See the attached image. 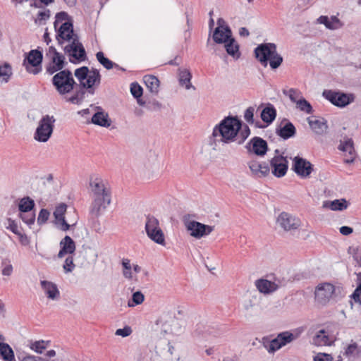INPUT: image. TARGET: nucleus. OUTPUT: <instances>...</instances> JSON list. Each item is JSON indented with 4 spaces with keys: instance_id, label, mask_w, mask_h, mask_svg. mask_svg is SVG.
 Returning a JSON list of instances; mask_svg holds the SVG:
<instances>
[{
    "instance_id": "44",
    "label": "nucleus",
    "mask_w": 361,
    "mask_h": 361,
    "mask_svg": "<svg viewBox=\"0 0 361 361\" xmlns=\"http://www.w3.org/2000/svg\"><path fill=\"white\" fill-rule=\"evenodd\" d=\"M145 296L141 291H136L133 293L132 298L128 301V307H134L143 302Z\"/></svg>"
},
{
    "instance_id": "45",
    "label": "nucleus",
    "mask_w": 361,
    "mask_h": 361,
    "mask_svg": "<svg viewBox=\"0 0 361 361\" xmlns=\"http://www.w3.org/2000/svg\"><path fill=\"white\" fill-rule=\"evenodd\" d=\"M50 61L62 68L67 65L65 56L61 53H56L54 56H52Z\"/></svg>"
},
{
    "instance_id": "7",
    "label": "nucleus",
    "mask_w": 361,
    "mask_h": 361,
    "mask_svg": "<svg viewBox=\"0 0 361 361\" xmlns=\"http://www.w3.org/2000/svg\"><path fill=\"white\" fill-rule=\"evenodd\" d=\"M55 121L53 116H44L38 123L34 134L35 140L40 142H47L53 133Z\"/></svg>"
},
{
    "instance_id": "13",
    "label": "nucleus",
    "mask_w": 361,
    "mask_h": 361,
    "mask_svg": "<svg viewBox=\"0 0 361 361\" xmlns=\"http://www.w3.org/2000/svg\"><path fill=\"white\" fill-rule=\"evenodd\" d=\"M292 169L302 178L308 177L313 171V165L307 159L298 156L293 160Z\"/></svg>"
},
{
    "instance_id": "62",
    "label": "nucleus",
    "mask_w": 361,
    "mask_h": 361,
    "mask_svg": "<svg viewBox=\"0 0 361 361\" xmlns=\"http://www.w3.org/2000/svg\"><path fill=\"white\" fill-rule=\"evenodd\" d=\"M339 231L343 235H349L353 232V228L350 226H343L339 228Z\"/></svg>"
},
{
    "instance_id": "55",
    "label": "nucleus",
    "mask_w": 361,
    "mask_h": 361,
    "mask_svg": "<svg viewBox=\"0 0 361 361\" xmlns=\"http://www.w3.org/2000/svg\"><path fill=\"white\" fill-rule=\"evenodd\" d=\"M283 94H288L290 101L296 104L298 101V97L300 93L297 90L291 88L288 92L283 90Z\"/></svg>"
},
{
    "instance_id": "34",
    "label": "nucleus",
    "mask_w": 361,
    "mask_h": 361,
    "mask_svg": "<svg viewBox=\"0 0 361 361\" xmlns=\"http://www.w3.org/2000/svg\"><path fill=\"white\" fill-rule=\"evenodd\" d=\"M143 80L152 93L157 94L159 92V80L156 76L147 75L144 76Z\"/></svg>"
},
{
    "instance_id": "22",
    "label": "nucleus",
    "mask_w": 361,
    "mask_h": 361,
    "mask_svg": "<svg viewBox=\"0 0 361 361\" xmlns=\"http://www.w3.org/2000/svg\"><path fill=\"white\" fill-rule=\"evenodd\" d=\"M67 209V205L65 203H61L57 206L54 212V216L56 221L61 224V230L66 231L69 230L71 226L67 223L65 219L64 214Z\"/></svg>"
},
{
    "instance_id": "30",
    "label": "nucleus",
    "mask_w": 361,
    "mask_h": 361,
    "mask_svg": "<svg viewBox=\"0 0 361 361\" xmlns=\"http://www.w3.org/2000/svg\"><path fill=\"white\" fill-rule=\"evenodd\" d=\"M178 71V80L180 85H185L186 90H190V88L195 89L190 82L192 78V74L190 71L188 69H179Z\"/></svg>"
},
{
    "instance_id": "6",
    "label": "nucleus",
    "mask_w": 361,
    "mask_h": 361,
    "mask_svg": "<svg viewBox=\"0 0 361 361\" xmlns=\"http://www.w3.org/2000/svg\"><path fill=\"white\" fill-rule=\"evenodd\" d=\"M195 215L185 214L183 216V223L190 235L196 238L200 239L201 238L209 235L214 229V226H209L200 223L199 221L192 220V217Z\"/></svg>"
},
{
    "instance_id": "54",
    "label": "nucleus",
    "mask_w": 361,
    "mask_h": 361,
    "mask_svg": "<svg viewBox=\"0 0 361 361\" xmlns=\"http://www.w3.org/2000/svg\"><path fill=\"white\" fill-rule=\"evenodd\" d=\"M46 72L49 75H53L55 73H58L61 71H63L64 69L62 68H60L59 66H56V64L53 63L52 62H49L46 66Z\"/></svg>"
},
{
    "instance_id": "27",
    "label": "nucleus",
    "mask_w": 361,
    "mask_h": 361,
    "mask_svg": "<svg viewBox=\"0 0 361 361\" xmlns=\"http://www.w3.org/2000/svg\"><path fill=\"white\" fill-rule=\"evenodd\" d=\"M41 286L47 297L51 300H56L59 298V290L56 284L47 281H42Z\"/></svg>"
},
{
    "instance_id": "10",
    "label": "nucleus",
    "mask_w": 361,
    "mask_h": 361,
    "mask_svg": "<svg viewBox=\"0 0 361 361\" xmlns=\"http://www.w3.org/2000/svg\"><path fill=\"white\" fill-rule=\"evenodd\" d=\"M322 95L332 104L338 107H345L354 101V95L353 94H347L331 90H324Z\"/></svg>"
},
{
    "instance_id": "51",
    "label": "nucleus",
    "mask_w": 361,
    "mask_h": 361,
    "mask_svg": "<svg viewBox=\"0 0 361 361\" xmlns=\"http://www.w3.org/2000/svg\"><path fill=\"white\" fill-rule=\"evenodd\" d=\"M75 267V265L73 263V257L68 256L66 259L63 266L64 271L66 273L71 272L74 269Z\"/></svg>"
},
{
    "instance_id": "38",
    "label": "nucleus",
    "mask_w": 361,
    "mask_h": 361,
    "mask_svg": "<svg viewBox=\"0 0 361 361\" xmlns=\"http://www.w3.org/2000/svg\"><path fill=\"white\" fill-rule=\"evenodd\" d=\"M254 112L255 108L253 106L248 107L244 114L245 120L250 124H255V126L258 128H264V126L258 121L255 122L254 121Z\"/></svg>"
},
{
    "instance_id": "5",
    "label": "nucleus",
    "mask_w": 361,
    "mask_h": 361,
    "mask_svg": "<svg viewBox=\"0 0 361 361\" xmlns=\"http://www.w3.org/2000/svg\"><path fill=\"white\" fill-rule=\"evenodd\" d=\"M53 86L60 95H66L73 91L77 82L69 69L56 73L51 79Z\"/></svg>"
},
{
    "instance_id": "3",
    "label": "nucleus",
    "mask_w": 361,
    "mask_h": 361,
    "mask_svg": "<svg viewBox=\"0 0 361 361\" xmlns=\"http://www.w3.org/2000/svg\"><path fill=\"white\" fill-rule=\"evenodd\" d=\"M90 186L92 193V202L90 212L96 217L101 215L111 204V193L100 178L90 179Z\"/></svg>"
},
{
    "instance_id": "49",
    "label": "nucleus",
    "mask_w": 361,
    "mask_h": 361,
    "mask_svg": "<svg viewBox=\"0 0 361 361\" xmlns=\"http://www.w3.org/2000/svg\"><path fill=\"white\" fill-rule=\"evenodd\" d=\"M130 92L135 98L138 99L142 97L143 90L138 83L133 82L130 85Z\"/></svg>"
},
{
    "instance_id": "4",
    "label": "nucleus",
    "mask_w": 361,
    "mask_h": 361,
    "mask_svg": "<svg viewBox=\"0 0 361 361\" xmlns=\"http://www.w3.org/2000/svg\"><path fill=\"white\" fill-rule=\"evenodd\" d=\"M276 48L274 43H262L255 49V56L263 66L267 67L269 63L271 68L275 70L283 61L282 56L277 52Z\"/></svg>"
},
{
    "instance_id": "26",
    "label": "nucleus",
    "mask_w": 361,
    "mask_h": 361,
    "mask_svg": "<svg viewBox=\"0 0 361 361\" xmlns=\"http://www.w3.org/2000/svg\"><path fill=\"white\" fill-rule=\"evenodd\" d=\"M307 121L312 130L317 135H323L328 128L327 122L323 118L315 120L308 118Z\"/></svg>"
},
{
    "instance_id": "21",
    "label": "nucleus",
    "mask_w": 361,
    "mask_h": 361,
    "mask_svg": "<svg viewBox=\"0 0 361 361\" xmlns=\"http://www.w3.org/2000/svg\"><path fill=\"white\" fill-rule=\"evenodd\" d=\"M72 92L73 94L71 97H66V102L79 105L84 101L87 90L82 87V84L77 83V85H75V89Z\"/></svg>"
},
{
    "instance_id": "8",
    "label": "nucleus",
    "mask_w": 361,
    "mask_h": 361,
    "mask_svg": "<svg viewBox=\"0 0 361 361\" xmlns=\"http://www.w3.org/2000/svg\"><path fill=\"white\" fill-rule=\"evenodd\" d=\"M42 60L43 54L42 51L39 50V47H38L25 54L23 65L25 66L27 71L36 75L42 71Z\"/></svg>"
},
{
    "instance_id": "35",
    "label": "nucleus",
    "mask_w": 361,
    "mask_h": 361,
    "mask_svg": "<svg viewBox=\"0 0 361 361\" xmlns=\"http://www.w3.org/2000/svg\"><path fill=\"white\" fill-rule=\"evenodd\" d=\"M313 344L318 346H323L330 345L329 337L326 335V331L324 329L319 331V332L312 338Z\"/></svg>"
},
{
    "instance_id": "14",
    "label": "nucleus",
    "mask_w": 361,
    "mask_h": 361,
    "mask_svg": "<svg viewBox=\"0 0 361 361\" xmlns=\"http://www.w3.org/2000/svg\"><path fill=\"white\" fill-rule=\"evenodd\" d=\"M277 224L286 231L296 230L300 226V221L287 212H281L277 218Z\"/></svg>"
},
{
    "instance_id": "40",
    "label": "nucleus",
    "mask_w": 361,
    "mask_h": 361,
    "mask_svg": "<svg viewBox=\"0 0 361 361\" xmlns=\"http://www.w3.org/2000/svg\"><path fill=\"white\" fill-rule=\"evenodd\" d=\"M296 108L306 114H312L313 111L311 104L302 97L298 99L296 104Z\"/></svg>"
},
{
    "instance_id": "61",
    "label": "nucleus",
    "mask_w": 361,
    "mask_h": 361,
    "mask_svg": "<svg viewBox=\"0 0 361 361\" xmlns=\"http://www.w3.org/2000/svg\"><path fill=\"white\" fill-rule=\"evenodd\" d=\"M49 16H50V11H49V10H46V11H39L38 13L37 20L41 23L42 21L47 20L49 18Z\"/></svg>"
},
{
    "instance_id": "28",
    "label": "nucleus",
    "mask_w": 361,
    "mask_h": 361,
    "mask_svg": "<svg viewBox=\"0 0 361 361\" xmlns=\"http://www.w3.org/2000/svg\"><path fill=\"white\" fill-rule=\"evenodd\" d=\"M348 202L345 199L326 200L323 202V208L330 209L332 211H343L347 209Z\"/></svg>"
},
{
    "instance_id": "52",
    "label": "nucleus",
    "mask_w": 361,
    "mask_h": 361,
    "mask_svg": "<svg viewBox=\"0 0 361 361\" xmlns=\"http://www.w3.org/2000/svg\"><path fill=\"white\" fill-rule=\"evenodd\" d=\"M30 348L37 353H42L43 350L46 349L45 341L43 340L35 341L32 343Z\"/></svg>"
},
{
    "instance_id": "15",
    "label": "nucleus",
    "mask_w": 361,
    "mask_h": 361,
    "mask_svg": "<svg viewBox=\"0 0 361 361\" xmlns=\"http://www.w3.org/2000/svg\"><path fill=\"white\" fill-rule=\"evenodd\" d=\"M335 291V286L329 283L317 286L315 290V298L322 304H326Z\"/></svg>"
},
{
    "instance_id": "36",
    "label": "nucleus",
    "mask_w": 361,
    "mask_h": 361,
    "mask_svg": "<svg viewBox=\"0 0 361 361\" xmlns=\"http://www.w3.org/2000/svg\"><path fill=\"white\" fill-rule=\"evenodd\" d=\"M277 337L279 340L280 341V343H281L282 346H285L287 344L291 343L294 340L297 339L299 337V334H293L290 331H283L277 335Z\"/></svg>"
},
{
    "instance_id": "32",
    "label": "nucleus",
    "mask_w": 361,
    "mask_h": 361,
    "mask_svg": "<svg viewBox=\"0 0 361 361\" xmlns=\"http://www.w3.org/2000/svg\"><path fill=\"white\" fill-rule=\"evenodd\" d=\"M35 206V201L29 196L19 200L18 210L21 213H27L33 210Z\"/></svg>"
},
{
    "instance_id": "56",
    "label": "nucleus",
    "mask_w": 361,
    "mask_h": 361,
    "mask_svg": "<svg viewBox=\"0 0 361 361\" xmlns=\"http://www.w3.org/2000/svg\"><path fill=\"white\" fill-rule=\"evenodd\" d=\"M7 221L8 222V226L6 228L10 229L13 233L20 235L21 232L16 221L11 218H8Z\"/></svg>"
},
{
    "instance_id": "63",
    "label": "nucleus",
    "mask_w": 361,
    "mask_h": 361,
    "mask_svg": "<svg viewBox=\"0 0 361 361\" xmlns=\"http://www.w3.org/2000/svg\"><path fill=\"white\" fill-rule=\"evenodd\" d=\"M330 21L336 25V29L341 28L343 25L341 20L335 16H331Z\"/></svg>"
},
{
    "instance_id": "31",
    "label": "nucleus",
    "mask_w": 361,
    "mask_h": 361,
    "mask_svg": "<svg viewBox=\"0 0 361 361\" xmlns=\"http://www.w3.org/2000/svg\"><path fill=\"white\" fill-rule=\"evenodd\" d=\"M224 44L228 54L233 57L239 58L240 55L239 52V45L233 36L229 40L228 39L227 42H224Z\"/></svg>"
},
{
    "instance_id": "43",
    "label": "nucleus",
    "mask_w": 361,
    "mask_h": 361,
    "mask_svg": "<svg viewBox=\"0 0 361 361\" xmlns=\"http://www.w3.org/2000/svg\"><path fill=\"white\" fill-rule=\"evenodd\" d=\"M12 75V68L9 63H5L3 66H0V78L2 81L7 82Z\"/></svg>"
},
{
    "instance_id": "17",
    "label": "nucleus",
    "mask_w": 361,
    "mask_h": 361,
    "mask_svg": "<svg viewBox=\"0 0 361 361\" xmlns=\"http://www.w3.org/2000/svg\"><path fill=\"white\" fill-rule=\"evenodd\" d=\"M276 133L283 140L293 137L296 134V128L288 119L284 118L276 128Z\"/></svg>"
},
{
    "instance_id": "20",
    "label": "nucleus",
    "mask_w": 361,
    "mask_h": 361,
    "mask_svg": "<svg viewBox=\"0 0 361 361\" xmlns=\"http://www.w3.org/2000/svg\"><path fill=\"white\" fill-rule=\"evenodd\" d=\"M338 149L348 154V158L344 159V162L351 164L354 161L356 156V152L354 148L353 141L350 138H347L344 141H341L338 147Z\"/></svg>"
},
{
    "instance_id": "59",
    "label": "nucleus",
    "mask_w": 361,
    "mask_h": 361,
    "mask_svg": "<svg viewBox=\"0 0 361 361\" xmlns=\"http://www.w3.org/2000/svg\"><path fill=\"white\" fill-rule=\"evenodd\" d=\"M358 345L356 343H353L348 345L345 349L344 355L347 357L351 356L357 350Z\"/></svg>"
},
{
    "instance_id": "60",
    "label": "nucleus",
    "mask_w": 361,
    "mask_h": 361,
    "mask_svg": "<svg viewBox=\"0 0 361 361\" xmlns=\"http://www.w3.org/2000/svg\"><path fill=\"white\" fill-rule=\"evenodd\" d=\"M146 108L149 110H158L161 108V104L157 100L149 101L147 103Z\"/></svg>"
},
{
    "instance_id": "58",
    "label": "nucleus",
    "mask_w": 361,
    "mask_h": 361,
    "mask_svg": "<svg viewBox=\"0 0 361 361\" xmlns=\"http://www.w3.org/2000/svg\"><path fill=\"white\" fill-rule=\"evenodd\" d=\"M68 18V15L65 11H61L56 13V20L54 23V27L56 29L57 25L59 22H61L63 20H67Z\"/></svg>"
},
{
    "instance_id": "50",
    "label": "nucleus",
    "mask_w": 361,
    "mask_h": 361,
    "mask_svg": "<svg viewBox=\"0 0 361 361\" xmlns=\"http://www.w3.org/2000/svg\"><path fill=\"white\" fill-rule=\"evenodd\" d=\"M50 212L47 209H42L37 217V224L39 225L44 224L49 219Z\"/></svg>"
},
{
    "instance_id": "29",
    "label": "nucleus",
    "mask_w": 361,
    "mask_h": 361,
    "mask_svg": "<svg viewBox=\"0 0 361 361\" xmlns=\"http://www.w3.org/2000/svg\"><path fill=\"white\" fill-rule=\"evenodd\" d=\"M276 116V110L271 104H268L261 112V118L267 125L271 124L275 120Z\"/></svg>"
},
{
    "instance_id": "57",
    "label": "nucleus",
    "mask_w": 361,
    "mask_h": 361,
    "mask_svg": "<svg viewBox=\"0 0 361 361\" xmlns=\"http://www.w3.org/2000/svg\"><path fill=\"white\" fill-rule=\"evenodd\" d=\"M132 331H132V329H131L130 326H126L123 329H118L116 331L115 334L116 336H122V337H127V336H130L132 334Z\"/></svg>"
},
{
    "instance_id": "46",
    "label": "nucleus",
    "mask_w": 361,
    "mask_h": 361,
    "mask_svg": "<svg viewBox=\"0 0 361 361\" xmlns=\"http://www.w3.org/2000/svg\"><path fill=\"white\" fill-rule=\"evenodd\" d=\"M357 280L360 281V282L357 283L355 290L351 295V298L355 302L361 305V273L357 274Z\"/></svg>"
},
{
    "instance_id": "37",
    "label": "nucleus",
    "mask_w": 361,
    "mask_h": 361,
    "mask_svg": "<svg viewBox=\"0 0 361 361\" xmlns=\"http://www.w3.org/2000/svg\"><path fill=\"white\" fill-rule=\"evenodd\" d=\"M224 332V329L216 326H207L203 331V336L204 338H207L208 336L217 338L222 335Z\"/></svg>"
},
{
    "instance_id": "23",
    "label": "nucleus",
    "mask_w": 361,
    "mask_h": 361,
    "mask_svg": "<svg viewBox=\"0 0 361 361\" xmlns=\"http://www.w3.org/2000/svg\"><path fill=\"white\" fill-rule=\"evenodd\" d=\"M61 249L58 253V257L62 258L66 254H73L75 250L74 240L68 235H66L60 242Z\"/></svg>"
},
{
    "instance_id": "9",
    "label": "nucleus",
    "mask_w": 361,
    "mask_h": 361,
    "mask_svg": "<svg viewBox=\"0 0 361 361\" xmlns=\"http://www.w3.org/2000/svg\"><path fill=\"white\" fill-rule=\"evenodd\" d=\"M145 231L147 236L154 243L159 245L165 244V238L157 218L148 215L146 218Z\"/></svg>"
},
{
    "instance_id": "16",
    "label": "nucleus",
    "mask_w": 361,
    "mask_h": 361,
    "mask_svg": "<svg viewBox=\"0 0 361 361\" xmlns=\"http://www.w3.org/2000/svg\"><path fill=\"white\" fill-rule=\"evenodd\" d=\"M101 80L102 75L99 70L92 68L90 69V74L86 78L85 82L82 83V86L87 90V93L94 94L96 87H97L101 83Z\"/></svg>"
},
{
    "instance_id": "18",
    "label": "nucleus",
    "mask_w": 361,
    "mask_h": 361,
    "mask_svg": "<svg viewBox=\"0 0 361 361\" xmlns=\"http://www.w3.org/2000/svg\"><path fill=\"white\" fill-rule=\"evenodd\" d=\"M247 164L252 176L255 177L263 178L269 174V166L266 162L260 163L257 160H251L247 163Z\"/></svg>"
},
{
    "instance_id": "24",
    "label": "nucleus",
    "mask_w": 361,
    "mask_h": 361,
    "mask_svg": "<svg viewBox=\"0 0 361 361\" xmlns=\"http://www.w3.org/2000/svg\"><path fill=\"white\" fill-rule=\"evenodd\" d=\"M232 37V31L229 26L226 25L224 30L216 27L212 35L213 40L216 44H223Z\"/></svg>"
},
{
    "instance_id": "47",
    "label": "nucleus",
    "mask_w": 361,
    "mask_h": 361,
    "mask_svg": "<svg viewBox=\"0 0 361 361\" xmlns=\"http://www.w3.org/2000/svg\"><path fill=\"white\" fill-rule=\"evenodd\" d=\"M19 217L28 226L34 224L35 221V214L34 212L21 213L19 214Z\"/></svg>"
},
{
    "instance_id": "42",
    "label": "nucleus",
    "mask_w": 361,
    "mask_h": 361,
    "mask_svg": "<svg viewBox=\"0 0 361 361\" xmlns=\"http://www.w3.org/2000/svg\"><path fill=\"white\" fill-rule=\"evenodd\" d=\"M97 61L107 70L111 69L114 66H117L113 61L104 56L102 51H99L96 54Z\"/></svg>"
},
{
    "instance_id": "19",
    "label": "nucleus",
    "mask_w": 361,
    "mask_h": 361,
    "mask_svg": "<svg viewBox=\"0 0 361 361\" xmlns=\"http://www.w3.org/2000/svg\"><path fill=\"white\" fill-rule=\"evenodd\" d=\"M97 111L92 116L91 122L97 126L108 128L111 124L109 114L103 111L101 106H95Z\"/></svg>"
},
{
    "instance_id": "12",
    "label": "nucleus",
    "mask_w": 361,
    "mask_h": 361,
    "mask_svg": "<svg viewBox=\"0 0 361 361\" xmlns=\"http://www.w3.org/2000/svg\"><path fill=\"white\" fill-rule=\"evenodd\" d=\"M271 173L277 178L284 176L288 169V161L286 157L283 155H274L270 160Z\"/></svg>"
},
{
    "instance_id": "11",
    "label": "nucleus",
    "mask_w": 361,
    "mask_h": 361,
    "mask_svg": "<svg viewBox=\"0 0 361 361\" xmlns=\"http://www.w3.org/2000/svg\"><path fill=\"white\" fill-rule=\"evenodd\" d=\"M245 148L249 153H253L258 157H264L269 150L267 141L257 136L247 143Z\"/></svg>"
},
{
    "instance_id": "33",
    "label": "nucleus",
    "mask_w": 361,
    "mask_h": 361,
    "mask_svg": "<svg viewBox=\"0 0 361 361\" xmlns=\"http://www.w3.org/2000/svg\"><path fill=\"white\" fill-rule=\"evenodd\" d=\"M0 357L4 361H15L14 352L6 343H0Z\"/></svg>"
},
{
    "instance_id": "48",
    "label": "nucleus",
    "mask_w": 361,
    "mask_h": 361,
    "mask_svg": "<svg viewBox=\"0 0 361 361\" xmlns=\"http://www.w3.org/2000/svg\"><path fill=\"white\" fill-rule=\"evenodd\" d=\"M250 134V130L248 126L246 124H244V125L243 124V127L238 133L239 137L237 139L238 143L239 145L243 143L244 141L248 137Z\"/></svg>"
},
{
    "instance_id": "25",
    "label": "nucleus",
    "mask_w": 361,
    "mask_h": 361,
    "mask_svg": "<svg viewBox=\"0 0 361 361\" xmlns=\"http://www.w3.org/2000/svg\"><path fill=\"white\" fill-rule=\"evenodd\" d=\"M257 288L260 293L269 294L276 290L281 285L276 283L275 281L271 282L267 279H258L255 282Z\"/></svg>"
},
{
    "instance_id": "41",
    "label": "nucleus",
    "mask_w": 361,
    "mask_h": 361,
    "mask_svg": "<svg viewBox=\"0 0 361 361\" xmlns=\"http://www.w3.org/2000/svg\"><path fill=\"white\" fill-rule=\"evenodd\" d=\"M264 345L269 353H274L283 347L277 336L271 341H264Z\"/></svg>"
},
{
    "instance_id": "1",
    "label": "nucleus",
    "mask_w": 361,
    "mask_h": 361,
    "mask_svg": "<svg viewBox=\"0 0 361 361\" xmlns=\"http://www.w3.org/2000/svg\"><path fill=\"white\" fill-rule=\"evenodd\" d=\"M56 38L60 45H62L64 41L73 39L72 42L63 49L65 53L69 54V61L71 63L75 64L86 60L85 49L82 44L78 41V35L74 34L73 25L71 21H67L61 24L57 31Z\"/></svg>"
},
{
    "instance_id": "53",
    "label": "nucleus",
    "mask_w": 361,
    "mask_h": 361,
    "mask_svg": "<svg viewBox=\"0 0 361 361\" xmlns=\"http://www.w3.org/2000/svg\"><path fill=\"white\" fill-rule=\"evenodd\" d=\"M317 21L321 23L324 24L326 28L329 30H336V27L335 25L332 23V22L330 21L328 16H321L318 19Z\"/></svg>"
},
{
    "instance_id": "39",
    "label": "nucleus",
    "mask_w": 361,
    "mask_h": 361,
    "mask_svg": "<svg viewBox=\"0 0 361 361\" xmlns=\"http://www.w3.org/2000/svg\"><path fill=\"white\" fill-rule=\"evenodd\" d=\"M90 71L87 66H82L75 70L74 75L79 81L78 84H82L85 82L86 78L90 74Z\"/></svg>"
},
{
    "instance_id": "2",
    "label": "nucleus",
    "mask_w": 361,
    "mask_h": 361,
    "mask_svg": "<svg viewBox=\"0 0 361 361\" xmlns=\"http://www.w3.org/2000/svg\"><path fill=\"white\" fill-rule=\"evenodd\" d=\"M243 127V122L237 116H228L216 125L209 140V145L216 150L217 143H231L236 137Z\"/></svg>"
},
{
    "instance_id": "64",
    "label": "nucleus",
    "mask_w": 361,
    "mask_h": 361,
    "mask_svg": "<svg viewBox=\"0 0 361 361\" xmlns=\"http://www.w3.org/2000/svg\"><path fill=\"white\" fill-rule=\"evenodd\" d=\"M13 271V267L11 264L6 265L2 270V274L4 276H10Z\"/></svg>"
}]
</instances>
